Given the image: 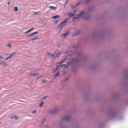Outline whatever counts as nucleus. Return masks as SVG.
Here are the masks:
<instances>
[{"instance_id":"2","label":"nucleus","mask_w":128,"mask_h":128,"mask_svg":"<svg viewBox=\"0 0 128 128\" xmlns=\"http://www.w3.org/2000/svg\"><path fill=\"white\" fill-rule=\"evenodd\" d=\"M68 20H69V18H66L65 20H64V22H62L61 23V24H60L61 28H62V27H64V26H66V24L68 22Z\"/></svg>"},{"instance_id":"23","label":"nucleus","mask_w":128,"mask_h":128,"mask_svg":"<svg viewBox=\"0 0 128 128\" xmlns=\"http://www.w3.org/2000/svg\"><path fill=\"white\" fill-rule=\"evenodd\" d=\"M90 0H87L86 2V3H88L89 2H90Z\"/></svg>"},{"instance_id":"16","label":"nucleus","mask_w":128,"mask_h":128,"mask_svg":"<svg viewBox=\"0 0 128 128\" xmlns=\"http://www.w3.org/2000/svg\"><path fill=\"white\" fill-rule=\"evenodd\" d=\"M44 105V102H41L40 104V107L42 108V106Z\"/></svg>"},{"instance_id":"15","label":"nucleus","mask_w":128,"mask_h":128,"mask_svg":"<svg viewBox=\"0 0 128 128\" xmlns=\"http://www.w3.org/2000/svg\"><path fill=\"white\" fill-rule=\"evenodd\" d=\"M7 47H8V48H11L12 46L10 44H8V45H7Z\"/></svg>"},{"instance_id":"11","label":"nucleus","mask_w":128,"mask_h":128,"mask_svg":"<svg viewBox=\"0 0 128 128\" xmlns=\"http://www.w3.org/2000/svg\"><path fill=\"white\" fill-rule=\"evenodd\" d=\"M14 12H18V6L14 7Z\"/></svg>"},{"instance_id":"24","label":"nucleus","mask_w":128,"mask_h":128,"mask_svg":"<svg viewBox=\"0 0 128 128\" xmlns=\"http://www.w3.org/2000/svg\"><path fill=\"white\" fill-rule=\"evenodd\" d=\"M29 32H29V30H28V31L26 32L25 34H28V33H29Z\"/></svg>"},{"instance_id":"28","label":"nucleus","mask_w":128,"mask_h":128,"mask_svg":"<svg viewBox=\"0 0 128 128\" xmlns=\"http://www.w3.org/2000/svg\"><path fill=\"white\" fill-rule=\"evenodd\" d=\"M80 4V2H78V3L76 4V6H78Z\"/></svg>"},{"instance_id":"18","label":"nucleus","mask_w":128,"mask_h":128,"mask_svg":"<svg viewBox=\"0 0 128 128\" xmlns=\"http://www.w3.org/2000/svg\"><path fill=\"white\" fill-rule=\"evenodd\" d=\"M38 38H32V39L31 40L34 41V40H38Z\"/></svg>"},{"instance_id":"21","label":"nucleus","mask_w":128,"mask_h":128,"mask_svg":"<svg viewBox=\"0 0 128 128\" xmlns=\"http://www.w3.org/2000/svg\"><path fill=\"white\" fill-rule=\"evenodd\" d=\"M72 61L73 62H76V60H74V59H72Z\"/></svg>"},{"instance_id":"17","label":"nucleus","mask_w":128,"mask_h":128,"mask_svg":"<svg viewBox=\"0 0 128 128\" xmlns=\"http://www.w3.org/2000/svg\"><path fill=\"white\" fill-rule=\"evenodd\" d=\"M34 30V28H32L31 29L29 30L28 32H31L32 30Z\"/></svg>"},{"instance_id":"12","label":"nucleus","mask_w":128,"mask_h":128,"mask_svg":"<svg viewBox=\"0 0 128 128\" xmlns=\"http://www.w3.org/2000/svg\"><path fill=\"white\" fill-rule=\"evenodd\" d=\"M68 34V33H66V34H64V35L62 36L64 37V38H66V37Z\"/></svg>"},{"instance_id":"4","label":"nucleus","mask_w":128,"mask_h":128,"mask_svg":"<svg viewBox=\"0 0 128 128\" xmlns=\"http://www.w3.org/2000/svg\"><path fill=\"white\" fill-rule=\"evenodd\" d=\"M48 55L50 58L53 57V58H52L58 57V54H56H56H52L51 53H48Z\"/></svg>"},{"instance_id":"22","label":"nucleus","mask_w":128,"mask_h":128,"mask_svg":"<svg viewBox=\"0 0 128 128\" xmlns=\"http://www.w3.org/2000/svg\"><path fill=\"white\" fill-rule=\"evenodd\" d=\"M36 110L33 111V112H32V114H36Z\"/></svg>"},{"instance_id":"33","label":"nucleus","mask_w":128,"mask_h":128,"mask_svg":"<svg viewBox=\"0 0 128 128\" xmlns=\"http://www.w3.org/2000/svg\"><path fill=\"white\" fill-rule=\"evenodd\" d=\"M76 11H74V14H76Z\"/></svg>"},{"instance_id":"35","label":"nucleus","mask_w":128,"mask_h":128,"mask_svg":"<svg viewBox=\"0 0 128 128\" xmlns=\"http://www.w3.org/2000/svg\"><path fill=\"white\" fill-rule=\"evenodd\" d=\"M58 54L60 55V53H58Z\"/></svg>"},{"instance_id":"25","label":"nucleus","mask_w":128,"mask_h":128,"mask_svg":"<svg viewBox=\"0 0 128 128\" xmlns=\"http://www.w3.org/2000/svg\"><path fill=\"white\" fill-rule=\"evenodd\" d=\"M34 34H36V33H35V32H34V33H32V36H34Z\"/></svg>"},{"instance_id":"10","label":"nucleus","mask_w":128,"mask_h":128,"mask_svg":"<svg viewBox=\"0 0 128 128\" xmlns=\"http://www.w3.org/2000/svg\"><path fill=\"white\" fill-rule=\"evenodd\" d=\"M58 18H60V16H56L53 17H52V19H56Z\"/></svg>"},{"instance_id":"13","label":"nucleus","mask_w":128,"mask_h":128,"mask_svg":"<svg viewBox=\"0 0 128 128\" xmlns=\"http://www.w3.org/2000/svg\"><path fill=\"white\" fill-rule=\"evenodd\" d=\"M36 76H38V74H30V76H34L36 77Z\"/></svg>"},{"instance_id":"34","label":"nucleus","mask_w":128,"mask_h":128,"mask_svg":"<svg viewBox=\"0 0 128 128\" xmlns=\"http://www.w3.org/2000/svg\"><path fill=\"white\" fill-rule=\"evenodd\" d=\"M64 62L63 61V62H60V64H62V63H63V62Z\"/></svg>"},{"instance_id":"5","label":"nucleus","mask_w":128,"mask_h":128,"mask_svg":"<svg viewBox=\"0 0 128 128\" xmlns=\"http://www.w3.org/2000/svg\"><path fill=\"white\" fill-rule=\"evenodd\" d=\"M3 58L2 57H0V60ZM0 65H3L4 66H6L7 64L5 62L2 61V62H0Z\"/></svg>"},{"instance_id":"32","label":"nucleus","mask_w":128,"mask_h":128,"mask_svg":"<svg viewBox=\"0 0 128 128\" xmlns=\"http://www.w3.org/2000/svg\"><path fill=\"white\" fill-rule=\"evenodd\" d=\"M46 98V96H45V97L43 98H42V100H44V98Z\"/></svg>"},{"instance_id":"29","label":"nucleus","mask_w":128,"mask_h":128,"mask_svg":"<svg viewBox=\"0 0 128 128\" xmlns=\"http://www.w3.org/2000/svg\"><path fill=\"white\" fill-rule=\"evenodd\" d=\"M35 32L36 34H37L38 33V32Z\"/></svg>"},{"instance_id":"8","label":"nucleus","mask_w":128,"mask_h":128,"mask_svg":"<svg viewBox=\"0 0 128 128\" xmlns=\"http://www.w3.org/2000/svg\"><path fill=\"white\" fill-rule=\"evenodd\" d=\"M70 120V118H69V116H65L64 118V121H68Z\"/></svg>"},{"instance_id":"6","label":"nucleus","mask_w":128,"mask_h":128,"mask_svg":"<svg viewBox=\"0 0 128 128\" xmlns=\"http://www.w3.org/2000/svg\"><path fill=\"white\" fill-rule=\"evenodd\" d=\"M14 54H16V52L13 53V54H10V56L9 57H8L6 59H5V60H9V59L12 58V56H13L14 55Z\"/></svg>"},{"instance_id":"9","label":"nucleus","mask_w":128,"mask_h":128,"mask_svg":"<svg viewBox=\"0 0 128 128\" xmlns=\"http://www.w3.org/2000/svg\"><path fill=\"white\" fill-rule=\"evenodd\" d=\"M68 53H69L68 54L69 56H72L74 54V52L72 51H70V52H68Z\"/></svg>"},{"instance_id":"26","label":"nucleus","mask_w":128,"mask_h":128,"mask_svg":"<svg viewBox=\"0 0 128 128\" xmlns=\"http://www.w3.org/2000/svg\"><path fill=\"white\" fill-rule=\"evenodd\" d=\"M33 35H32V34H30V35L28 36V37H30V36H32Z\"/></svg>"},{"instance_id":"14","label":"nucleus","mask_w":128,"mask_h":128,"mask_svg":"<svg viewBox=\"0 0 128 128\" xmlns=\"http://www.w3.org/2000/svg\"><path fill=\"white\" fill-rule=\"evenodd\" d=\"M60 72H58L57 74H56V76H60Z\"/></svg>"},{"instance_id":"19","label":"nucleus","mask_w":128,"mask_h":128,"mask_svg":"<svg viewBox=\"0 0 128 128\" xmlns=\"http://www.w3.org/2000/svg\"><path fill=\"white\" fill-rule=\"evenodd\" d=\"M14 118L16 120H17L18 119V117L16 116H14Z\"/></svg>"},{"instance_id":"31","label":"nucleus","mask_w":128,"mask_h":128,"mask_svg":"<svg viewBox=\"0 0 128 128\" xmlns=\"http://www.w3.org/2000/svg\"><path fill=\"white\" fill-rule=\"evenodd\" d=\"M42 83H45V81H44V80H43V81H42Z\"/></svg>"},{"instance_id":"3","label":"nucleus","mask_w":128,"mask_h":128,"mask_svg":"<svg viewBox=\"0 0 128 128\" xmlns=\"http://www.w3.org/2000/svg\"><path fill=\"white\" fill-rule=\"evenodd\" d=\"M72 64L70 62H68V64L66 65V64H62V65H60V66H57V68H56V70H55L54 72H56L58 70V68L59 66H60V68H62V66H66V68H68V66L71 64Z\"/></svg>"},{"instance_id":"1","label":"nucleus","mask_w":128,"mask_h":128,"mask_svg":"<svg viewBox=\"0 0 128 128\" xmlns=\"http://www.w3.org/2000/svg\"><path fill=\"white\" fill-rule=\"evenodd\" d=\"M86 16V14L84 13V12H82L80 13V14L76 15V16H74L73 18L74 19H78L80 18L81 17H84V16Z\"/></svg>"},{"instance_id":"7","label":"nucleus","mask_w":128,"mask_h":128,"mask_svg":"<svg viewBox=\"0 0 128 128\" xmlns=\"http://www.w3.org/2000/svg\"><path fill=\"white\" fill-rule=\"evenodd\" d=\"M49 8L53 10H56V8L52 6H50Z\"/></svg>"},{"instance_id":"27","label":"nucleus","mask_w":128,"mask_h":128,"mask_svg":"<svg viewBox=\"0 0 128 128\" xmlns=\"http://www.w3.org/2000/svg\"><path fill=\"white\" fill-rule=\"evenodd\" d=\"M42 76H38V80H39L40 78H42Z\"/></svg>"},{"instance_id":"20","label":"nucleus","mask_w":128,"mask_h":128,"mask_svg":"<svg viewBox=\"0 0 128 128\" xmlns=\"http://www.w3.org/2000/svg\"><path fill=\"white\" fill-rule=\"evenodd\" d=\"M68 15L71 17L72 16H74V14H69Z\"/></svg>"},{"instance_id":"36","label":"nucleus","mask_w":128,"mask_h":128,"mask_svg":"<svg viewBox=\"0 0 128 128\" xmlns=\"http://www.w3.org/2000/svg\"><path fill=\"white\" fill-rule=\"evenodd\" d=\"M1 124V123L0 122V124Z\"/></svg>"},{"instance_id":"30","label":"nucleus","mask_w":128,"mask_h":128,"mask_svg":"<svg viewBox=\"0 0 128 128\" xmlns=\"http://www.w3.org/2000/svg\"><path fill=\"white\" fill-rule=\"evenodd\" d=\"M10 2H8V6L10 5Z\"/></svg>"}]
</instances>
